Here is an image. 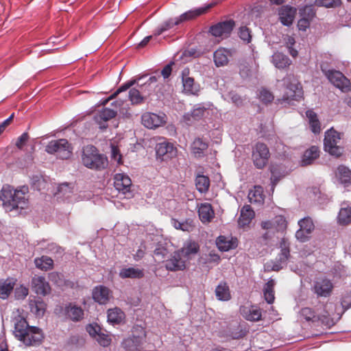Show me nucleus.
<instances>
[{"mask_svg": "<svg viewBox=\"0 0 351 351\" xmlns=\"http://www.w3.org/2000/svg\"><path fill=\"white\" fill-rule=\"evenodd\" d=\"M317 321H320L323 325L328 328H330L335 324V322L332 318L330 317L328 313L322 315H317Z\"/></svg>", "mask_w": 351, "mask_h": 351, "instance_id": "052dcab7", "label": "nucleus"}, {"mask_svg": "<svg viewBox=\"0 0 351 351\" xmlns=\"http://www.w3.org/2000/svg\"><path fill=\"white\" fill-rule=\"evenodd\" d=\"M108 321L113 324H119L125 319V313L119 308L109 309L107 312Z\"/></svg>", "mask_w": 351, "mask_h": 351, "instance_id": "58836bf2", "label": "nucleus"}, {"mask_svg": "<svg viewBox=\"0 0 351 351\" xmlns=\"http://www.w3.org/2000/svg\"><path fill=\"white\" fill-rule=\"evenodd\" d=\"M321 69L330 82L342 92H348L351 90L350 80L341 72L334 69L326 70L322 66Z\"/></svg>", "mask_w": 351, "mask_h": 351, "instance_id": "0eeeda50", "label": "nucleus"}, {"mask_svg": "<svg viewBox=\"0 0 351 351\" xmlns=\"http://www.w3.org/2000/svg\"><path fill=\"white\" fill-rule=\"evenodd\" d=\"M216 243L219 250L222 252H227L236 248L237 246L236 239L225 236H219L217 239Z\"/></svg>", "mask_w": 351, "mask_h": 351, "instance_id": "7c9ffc66", "label": "nucleus"}, {"mask_svg": "<svg viewBox=\"0 0 351 351\" xmlns=\"http://www.w3.org/2000/svg\"><path fill=\"white\" fill-rule=\"evenodd\" d=\"M272 63L278 69H285L291 64V60L289 58L280 52H276L271 56Z\"/></svg>", "mask_w": 351, "mask_h": 351, "instance_id": "f704fd0d", "label": "nucleus"}, {"mask_svg": "<svg viewBox=\"0 0 351 351\" xmlns=\"http://www.w3.org/2000/svg\"><path fill=\"white\" fill-rule=\"evenodd\" d=\"M280 254L289 258L290 250L289 243L285 239H282L280 242Z\"/></svg>", "mask_w": 351, "mask_h": 351, "instance_id": "69168bd1", "label": "nucleus"}, {"mask_svg": "<svg viewBox=\"0 0 351 351\" xmlns=\"http://www.w3.org/2000/svg\"><path fill=\"white\" fill-rule=\"evenodd\" d=\"M157 159L161 161L169 160L176 156L177 149L173 144L164 141L158 143L155 147Z\"/></svg>", "mask_w": 351, "mask_h": 351, "instance_id": "9b49d317", "label": "nucleus"}, {"mask_svg": "<svg viewBox=\"0 0 351 351\" xmlns=\"http://www.w3.org/2000/svg\"><path fill=\"white\" fill-rule=\"evenodd\" d=\"M45 152L49 154L55 155L57 158L67 160L73 154V147L65 138L51 140L46 145Z\"/></svg>", "mask_w": 351, "mask_h": 351, "instance_id": "423d86ee", "label": "nucleus"}, {"mask_svg": "<svg viewBox=\"0 0 351 351\" xmlns=\"http://www.w3.org/2000/svg\"><path fill=\"white\" fill-rule=\"evenodd\" d=\"M271 220L277 232H283L287 229V222L283 215H277Z\"/></svg>", "mask_w": 351, "mask_h": 351, "instance_id": "09e8293b", "label": "nucleus"}, {"mask_svg": "<svg viewBox=\"0 0 351 351\" xmlns=\"http://www.w3.org/2000/svg\"><path fill=\"white\" fill-rule=\"evenodd\" d=\"M225 99L231 101L237 106H240L243 104L241 97L234 91H230L226 95Z\"/></svg>", "mask_w": 351, "mask_h": 351, "instance_id": "bf43d9fd", "label": "nucleus"}, {"mask_svg": "<svg viewBox=\"0 0 351 351\" xmlns=\"http://www.w3.org/2000/svg\"><path fill=\"white\" fill-rule=\"evenodd\" d=\"M257 95L259 99L265 104L271 102L274 99V95L269 90L264 88H262L258 90Z\"/></svg>", "mask_w": 351, "mask_h": 351, "instance_id": "864d4df0", "label": "nucleus"}, {"mask_svg": "<svg viewBox=\"0 0 351 351\" xmlns=\"http://www.w3.org/2000/svg\"><path fill=\"white\" fill-rule=\"evenodd\" d=\"M248 198L251 203H259L263 201L262 189L261 186H254L248 193Z\"/></svg>", "mask_w": 351, "mask_h": 351, "instance_id": "8fccbe9b", "label": "nucleus"}, {"mask_svg": "<svg viewBox=\"0 0 351 351\" xmlns=\"http://www.w3.org/2000/svg\"><path fill=\"white\" fill-rule=\"evenodd\" d=\"M15 285L13 279L7 278L0 280V298L5 300L12 291Z\"/></svg>", "mask_w": 351, "mask_h": 351, "instance_id": "e433bc0d", "label": "nucleus"}, {"mask_svg": "<svg viewBox=\"0 0 351 351\" xmlns=\"http://www.w3.org/2000/svg\"><path fill=\"white\" fill-rule=\"evenodd\" d=\"M197 252V248L194 247H188L187 248H182L175 251L171 254L169 258L165 261V267L169 271H180L185 269V263L188 259V256L191 254Z\"/></svg>", "mask_w": 351, "mask_h": 351, "instance_id": "20e7f679", "label": "nucleus"}, {"mask_svg": "<svg viewBox=\"0 0 351 351\" xmlns=\"http://www.w3.org/2000/svg\"><path fill=\"white\" fill-rule=\"evenodd\" d=\"M208 143L201 138H196L191 145L192 153L197 158H202L208 149Z\"/></svg>", "mask_w": 351, "mask_h": 351, "instance_id": "473e14b6", "label": "nucleus"}, {"mask_svg": "<svg viewBox=\"0 0 351 351\" xmlns=\"http://www.w3.org/2000/svg\"><path fill=\"white\" fill-rule=\"evenodd\" d=\"M172 224L176 229L181 230L182 231H189L192 228L191 223L187 221H180L177 219H173Z\"/></svg>", "mask_w": 351, "mask_h": 351, "instance_id": "4d7b16f0", "label": "nucleus"}, {"mask_svg": "<svg viewBox=\"0 0 351 351\" xmlns=\"http://www.w3.org/2000/svg\"><path fill=\"white\" fill-rule=\"evenodd\" d=\"M336 176L337 177L339 182L345 186L351 183V171L343 165L338 167L336 172Z\"/></svg>", "mask_w": 351, "mask_h": 351, "instance_id": "a19ab883", "label": "nucleus"}, {"mask_svg": "<svg viewBox=\"0 0 351 351\" xmlns=\"http://www.w3.org/2000/svg\"><path fill=\"white\" fill-rule=\"evenodd\" d=\"M145 91V88H143V91L141 89L138 90L135 88H130L128 93V97L132 104L138 105L142 104L144 101V97L142 95L141 92L143 93Z\"/></svg>", "mask_w": 351, "mask_h": 351, "instance_id": "de8ad7c7", "label": "nucleus"}, {"mask_svg": "<svg viewBox=\"0 0 351 351\" xmlns=\"http://www.w3.org/2000/svg\"><path fill=\"white\" fill-rule=\"evenodd\" d=\"M206 110L207 108L202 104H197L191 112H187L183 116V120L187 125H191L194 121L200 120Z\"/></svg>", "mask_w": 351, "mask_h": 351, "instance_id": "5701e85b", "label": "nucleus"}, {"mask_svg": "<svg viewBox=\"0 0 351 351\" xmlns=\"http://www.w3.org/2000/svg\"><path fill=\"white\" fill-rule=\"evenodd\" d=\"M344 204H342L337 216V221L341 225H347L351 223V207L343 206Z\"/></svg>", "mask_w": 351, "mask_h": 351, "instance_id": "37998d69", "label": "nucleus"}, {"mask_svg": "<svg viewBox=\"0 0 351 351\" xmlns=\"http://www.w3.org/2000/svg\"><path fill=\"white\" fill-rule=\"evenodd\" d=\"M239 36L244 42L249 43L252 40L251 31L245 26H242L239 30Z\"/></svg>", "mask_w": 351, "mask_h": 351, "instance_id": "13d9d810", "label": "nucleus"}, {"mask_svg": "<svg viewBox=\"0 0 351 351\" xmlns=\"http://www.w3.org/2000/svg\"><path fill=\"white\" fill-rule=\"evenodd\" d=\"M282 167L278 165H271L270 167L271 176V191L273 193L274 188L278 181L285 176L284 171H282Z\"/></svg>", "mask_w": 351, "mask_h": 351, "instance_id": "c9c22d12", "label": "nucleus"}, {"mask_svg": "<svg viewBox=\"0 0 351 351\" xmlns=\"http://www.w3.org/2000/svg\"><path fill=\"white\" fill-rule=\"evenodd\" d=\"M29 189L27 186H23L20 189H13L10 185L3 186L0 199L2 201L3 208L6 211L10 212L16 208H24L27 204L26 194Z\"/></svg>", "mask_w": 351, "mask_h": 351, "instance_id": "f03ea898", "label": "nucleus"}, {"mask_svg": "<svg viewBox=\"0 0 351 351\" xmlns=\"http://www.w3.org/2000/svg\"><path fill=\"white\" fill-rule=\"evenodd\" d=\"M289 257H287L285 255H282V254H279L278 258H277V262L274 264L272 267V269L274 271H279L282 268V265H285L287 263V261H288Z\"/></svg>", "mask_w": 351, "mask_h": 351, "instance_id": "e2e57ef3", "label": "nucleus"}, {"mask_svg": "<svg viewBox=\"0 0 351 351\" xmlns=\"http://www.w3.org/2000/svg\"><path fill=\"white\" fill-rule=\"evenodd\" d=\"M302 17L298 21V27L300 30L305 32L310 26L311 21L315 16L313 8H306L300 12Z\"/></svg>", "mask_w": 351, "mask_h": 351, "instance_id": "a878e982", "label": "nucleus"}, {"mask_svg": "<svg viewBox=\"0 0 351 351\" xmlns=\"http://www.w3.org/2000/svg\"><path fill=\"white\" fill-rule=\"evenodd\" d=\"M315 3L319 7H325L327 8H337L341 4V0H315Z\"/></svg>", "mask_w": 351, "mask_h": 351, "instance_id": "603ef678", "label": "nucleus"}, {"mask_svg": "<svg viewBox=\"0 0 351 351\" xmlns=\"http://www.w3.org/2000/svg\"><path fill=\"white\" fill-rule=\"evenodd\" d=\"M296 10L291 6L285 5L279 9V19L281 23L285 26H289L293 23Z\"/></svg>", "mask_w": 351, "mask_h": 351, "instance_id": "393cba45", "label": "nucleus"}, {"mask_svg": "<svg viewBox=\"0 0 351 351\" xmlns=\"http://www.w3.org/2000/svg\"><path fill=\"white\" fill-rule=\"evenodd\" d=\"M117 110L108 108H103L95 116L94 120L99 125L100 129L108 127L107 122L117 115Z\"/></svg>", "mask_w": 351, "mask_h": 351, "instance_id": "f3484780", "label": "nucleus"}, {"mask_svg": "<svg viewBox=\"0 0 351 351\" xmlns=\"http://www.w3.org/2000/svg\"><path fill=\"white\" fill-rule=\"evenodd\" d=\"M198 215L199 219L202 223H208L215 217L214 210L209 203L201 204L198 207Z\"/></svg>", "mask_w": 351, "mask_h": 351, "instance_id": "bb28decb", "label": "nucleus"}, {"mask_svg": "<svg viewBox=\"0 0 351 351\" xmlns=\"http://www.w3.org/2000/svg\"><path fill=\"white\" fill-rule=\"evenodd\" d=\"M72 193L71 188L67 183H63L58 186V197H64L68 199Z\"/></svg>", "mask_w": 351, "mask_h": 351, "instance_id": "6e6d98bb", "label": "nucleus"}, {"mask_svg": "<svg viewBox=\"0 0 351 351\" xmlns=\"http://www.w3.org/2000/svg\"><path fill=\"white\" fill-rule=\"evenodd\" d=\"M254 217V212L251 208L250 206L245 205L241 210L238 224L240 227L244 228L251 223Z\"/></svg>", "mask_w": 351, "mask_h": 351, "instance_id": "c85d7f7f", "label": "nucleus"}, {"mask_svg": "<svg viewBox=\"0 0 351 351\" xmlns=\"http://www.w3.org/2000/svg\"><path fill=\"white\" fill-rule=\"evenodd\" d=\"M235 53L234 49L219 47L213 53V61L217 67L224 66L229 62L230 58Z\"/></svg>", "mask_w": 351, "mask_h": 351, "instance_id": "dca6fc26", "label": "nucleus"}, {"mask_svg": "<svg viewBox=\"0 0 351 351\" xmlns=\"http://www.w3.org/2000/svg\"><path fill=\"white\" fill-rule=\"evenodd\" d=\"M30 311L37 317H42L46 310V304L41 298H36L29 300V302Z\"/></svg>", "mask_w": 351, "mask_h": 351, "instance_id": "c756f323", "label": "nucleus"}, {"mask_svg": "<svg viewBox=\"0 0 351 351\" xmlns=\"http://www.w3.org/2000/svg\"><path fill=\"white\" fill-rule=\"evenodd\" d=\"M92 295L93 299L98 304H106L111 298V291L108 287L99 285L93 289Z\"/></svg>", "mask_w": 351, "mask_h": 351, "instance_id": "aec40b11", "label": "nucleus"}, {"mask_svg": "<svg viewBox=\"0 0 351 351\" xmlns=\"http://www.w3.org/2000/svg\"><path fill=\"white\" fill-rule=\"evenodd\" d=\"M34 263L37 268L48 271L53 268V261L49 256H42L40 258H35Z\"/></svg>", "mask_w": 351, "mask_h": 351, "instance_id": "a18cd8bd", "label": "nucleus"}, {"mask_svg": "<svg viewBox=\"0 0 351 351\" xmlns=\"http://www.w3.org/2000/svg\"><path fill=\"white\" fill-rule=\"evenodd\" d=\"M341 304L342 307L346 310L351 307V291L343 295Z\"/></svg>", "mask_w": 351, "mask_h": 351, "instance_id": "774afa93", "label": "nucleus"}, {"mask_svg": "<svg viewBox=\"0 0 351 351\" xmlns=\"http://www.w3.org/2000/svg\"><path fill=\"white\" fill-rule=\"evenodd\" d=\"M298 226L300 228L295 232V237L300 241L304 242L308 239L314 230V224L311 218L307 217L299 220Z\"/></svg>", "mask_w": 351, "mask_h": 351, "instance_id": "4468645a", "label": "nucleus"}, {"mask_svg": "<svg viewBox=\"0 0 351 351\" xmlns=\"http://www.w3.org/2000/svg\"><path fill=\"white\" fill-rule=\"evenodd\" d=\"M306 115L308 119L311 131L314 134H319L321 131V127L317 114L313 110H308L306 112Z\"/></svg>", "mask_w": 351, "mask_h": 351, "instance_id": "79ce46f5", "label": "nucleus"}, {"mask_svg": "<svg viewBox=\"0 0 351 351\" xmlns=\"http://www.w3.org/2000/svg\"><path fill=\"white\" fill-rule=\"evenodd\" d=\"M319 154V150L317 147H311L304 152L301 160V165L306 166L311 165L315 159L318 158Z\"/></svg>", "mask_w": 351, "mask_h": 351, "instance_id": "72a5a7b5", "label": "nucleus"}, {"mask_svg": "<svg viewBox=\"0 0 351 351\" xmlns=\"http://www.w3.org/2000/svg\"><path fill=\"white\" fill-rule=\"evenodd\" d=\"M120 278H134L141 279L145 276L143 269L136 268V267H125L122 268L119 273Z\"/></svg>", "mask_w": 351, "mask_h": 351, "instance_id": "cd10ccee", "label": "nucleus"}, {"mask_svg": "<svg viewBox=\"0 0 351 351\" xmlns=\"http://www.w3.org/2000/svg\"><path fill=\"white\" fill-rule=\"evenodd\" d=\"M215 295L220 301H228L231 299L230 288L226 282H219L215 289Z\"/></svg>", "mask_w": 351, "mask_h": 351, "instance_id": "2f4dec72", "label": "nucleus"}, {"mask_svg": "<svg viewBox=\"0 0 351 351\" xmlns=\"http://www.w3.org/2000/svg\"><path fill=\"white\" fill-rule=\"evenodd\" d=\"M114 185L117 191L125 194L130 191L132 181L130 177L125 173H116L114 177Z\"/></svg>", "mask_w": 351, "mask_h": 351, "instance_id": "412c9836", "label": "nucleus"}, {"mask_svg": "<svg viewBox=\"0 0 351 351\" xmlns=\"http://www.w3.org/2000/svg\"><path fill=\"white\" fill-rule=\"evenodd\" d=\"M340 139V133L332 128L327 130L324 140V150L330 155L339 156L342 153V148L337 145Z\"/></svg>", "mask_w": 351, "mask_h": 351, "instance_id": "6e6552de", "label": "nucleus"}, {"mask_svg": "<svg viewBox=\"0 0 351 351\" xmlns=\"http://www.w3.org/2000/svg\"><path fill=\"white\" fill-rule=\"evenodd\" d=\"M31 287L32 290L38 295H46L51 291L49 282L43 276H34L31 281Z\"/></svg>", "mask_w": 351, "mask_h": 351, "instance_id": "a211bd4d", "label": "nucleus"}, {"mask_svg": "<svg viewBox=\"0 0 351 351\" xmlns=\"http://www.w3.org/2000/svg\"><path fill=\"white\" fill-rule=\"evenodd\" d=\"M64 313L66 318L77 322L81 321L84 318V310L71 303L66 305L64 309Z\"/></svg>", "mask_w": 351, "mask_h": 351, "instance_id": "4be33fe9", "label": "nucleus"}, {"mask_svg": "<svg viewBox=\"0 0 351 351\" xmlns=\"http://www.w3.org/2000/svg\"><path fill=\"white\" fill-rule=\"evenodd\" d=\"M303 95V91L300 84H290L287 86L286 93L282 96L284 102L290 104L292 101H299Z\"/></svg>", "mask_w": 351, "mask_h": 351, "instance_id": "6ab92c4d", "label": "nucleus"}, {"mask_svg": "<svg viewBox=\"0 0 351 351\" xmlns=\"http://www.w3.org/2000/svg\"><path fill=\"white\" fill-rule=\"evenodd\" d=\"M86 330L90 337L95 339L101 330V327L96 323L89 324L86 326Z\"/></svg>", "mask_w": 351, "mask_h": 351, "instance_id": "680f3d73", "label": "nucleus"}, {"mask_svg": "<svg viewBox=\"0 0 351 351\" xmlns=\"http://www.w3.org/2000/svg\"><path fill=\"white\" fill-rule=\"evenodd\" d=\"M300 317L306 321L317 322V315L315 312L311 308L304 307L300 311Z\"/></svg>", "mask_w": 351, "mask_h": 351, "instance_id": "3c124183", "label": "nucleus"}, {"mask_svg": "<svg viewBox=\"0 0 351 351\" xmlns=\"http://www.w3.org/2000/svg\"><path fill=\"white\" fill-rule=\"evenodd\" d=\"M195 186L199 192L202 193L207 192L210 186L208 177L204 175H197L195 178Z\"/></svg>", "mask_w": 351, "mask_h": 351, "instance_id": "49530a36", "label": "nucleus"}, {"mask_svg": "<svg viewBox=\"0 0 351 351\" xmlns=\"http://www.w3.org/2000/svg\"><path fill=\"white\" fill-rule=\"evenodd\" d=\"M141 121L147 128L155 129L166 123L167 116L165 113L145 112L141 116Z\"/></svg>", "mask_w": 351, "mask_h": 351, "instance_id": "9d476101", "label": "nucleus"}, {"mask_svg": "<svg viewBox=\"0 0 351 351\" xmlns=\"http://www.w3.org/2000/svg\"><path fill=\"white\" fill-rule=\"evenodd\" d=\"M180 24V23L177 17L173 18H173L169 19L168 20L164 21L161 25H160L154 30V35L155 36H160L165 32H167V31L171 29V28H173L174 26L178 25Z\"/></svg>", "mask_w": 351, "mask_h": 351, "instance_id": "ea45409f", "label": "nucleus"}, {"mask_svg": "<svg viewBox=\"0 0 351 351\" xmlns=\"http://www.w3.org/2000/svg\"><path fill=\"white\" fill-rule=\"evenodd\" d=\"M132 334L123 339L121 347L125 351H137L143 347L146 341L145 328L140 325H135L132 328Z\"/></svg>", "mask_w": 351, "mask_h": 351, "instance_id": "39448f33", "label": "nucleus"}, {"mask_svg": "<svg viewBox=\"0 0 351 351\" xmlns=\"http://www.w3.org/2000/svg\"><path fill=\"white\" fill-rule=\"evenodd\" d=\"M234 25L233 20H226L212 25L209 32L215 37L227 38L230 35Z\"/></svg>", "mask_w": 351, "mask_h": 351, "instance_id": "f8f14e48", "label": "nucleus"}, {"mask_svg": "<svg viewBox=\"0 0 351 351\" xmlns=\"http://www.w3.org/2000/svg\"><path fill=\"white\" fill-rule=\"evenodd\" d=\"M14 337L25 346H33L41 342L43 335L40 328L30 326L26 319L18 315L13 318Z\"/></svg>", "mask_w": 351, "mask_h": 351, "instance_id": "f257e3e1", "label": "nucleus"}, {"mask_svg": "<svg viewBox=\"0 0 351 351\" xmlns=\"http://www.w3.org/2000/svg\"><path fill=\"white\" fill-rule=\"evenodd\" d=\"M239 313L248 322H256L262 319V311L256 305H242L239 308Z\"/></svg>", "mask_w": 351, "mask_h": 351, "instance_id": "2eb2a0df", "label": "nucleus"}, {"mask_svg": "<svg viewBox=\"0 0 351 351\" xmlns=\"http://www.w3.org/2000/svg\"><path fill=\"white\" fill-rule=\"evenodd\" d=\"M28 289L24 285H20L15 289L14 294L16 299H24L28 295Z\"/></svg>", "mask_w": 351, "mask_h": 351, "instance_id": "0e129e2a", "label": "nucleus"}, {"mask_svg": "<svg viewBox=\"0 0 351 351\" xmlns=\"http://www.w3.org/2000/svg\"><path fill=\"white\" fill-rule=\"evenodd\" d=\"M214 5V3H209L204 7H200L198 8H195L190 10L181 15H180L178 18L180 23H182L184 21H189L207 12L210 8Z\"/></svg>", "mask_w": 351, "mask_h": 351, "instance_id": "b1692460", "label": "nucleus"}, {"mask_svg": "<svg viewBox=\"0 0 351 351\" xmlns=\"http://www.w3.org/2000/svg\"><path fill=\"white\" fill-rule=\"evenodd\" d=\"M333 289L332 282L326 278H317L311 287L312 291L317 297L326 298L329 296Z\"/></svg>", "mask_w": 351, "mask_h": 351, "instance_id": "ddd939ff", "label": "nucleus"}, {"mask_svg": "<svg viewBox=\"0 0 351 351\" xmlns=\"http://www.w3.org/2000/svg\"><path fill=\"white\" fill-rule=\"evenodd\" d=\"M143 77H137L136 79H132V80H130L128 82H126L125 83L123 84L121 86H120L116 91H114L109 97L108 99L106 101V102H107L108 101L112 99H114V97H116L118 95H119L120 93H123V92H125L126 90H128L129 88H130L132 86H134V84H138L139 81H141L142 80Z\"/></svg>", "mask_w": 351, "mask_h": 351, "instance_id": "c03bdc74", "label": "nucleus"}, {"mask_svg": "<svg viewBox=\"0 0 351 351\" xmlns=\"http://www.w3.org/2000/svg\"><path fill=\"white\" fill-rule=\"evenodd\" d=\"M81 160L84 167L95 171L104 170L108 165L107 156L101 154L98 149L92 145H86L82 148Z\"/></svg>", "mask_w": 351, "mask_h": 351, "instance_id": "7ed1b4c3", "label": "nucleus"}, {"mask_svg": "<svg viewBox=\"0 0 351 351\" xmlns=\"http://www.w3.org/2000/svg\"><path fill=\"white\" fill-rule=\"evenodd\" d=\"M264 298L268 304H273L275 300L274 289H263Z\"/></svg>", "mask_w": 351, "mask_h": 351, "instance_id": "338daca9", "label": "nucleus"}, {"mask_svg": "<svg viewBox=\"0 0 351 351\" xmlns=\"http://www.w3.org/2000/svg\"><path fill=\"white\" fill-rule=\"evenodd\" d=\"M269 156V150L265 143L258 142L255 144L252 157L253 163L257 169L264 168L268 162Z\"/></svg>", "mask_w": 351, "mask_h": 351, "instance_id": "1a4fd4ad", "label": "nucleus"}, {"mask_svg": "<svg viewBox=\"0 0 351 351\" xmlns=\"http://www.w3.org/2000/svg\"><path fill=\"white\" fill-rule=\"evenodd\" d=\"M97 341V342L103 347H108L110 345L112 339L109 337L108 335L105 334L101 332V330L99 332L97 337L94 339Z\"/></svg>", "mask_w": 351, "mask_h": 351, "instance_id": "5fc2aeb1", "label": "nucleus"}, {"mask_svg": "<svg viewBox=\"0 0 351 351\" xmlns=\"http://www.w3.org/2000/svg\"><path fill=\"white\" fill-rule=\"evenodd\" d=\"M183 90L186 94L198 95L200 90V86L198 84L195 82L193 77L186 78L182 81Z\"/></svg>", "mask_w": 351, "mask_h": 351, "instance_id": "4c0bfd02", "label": "nucleus"}]
</instances>
